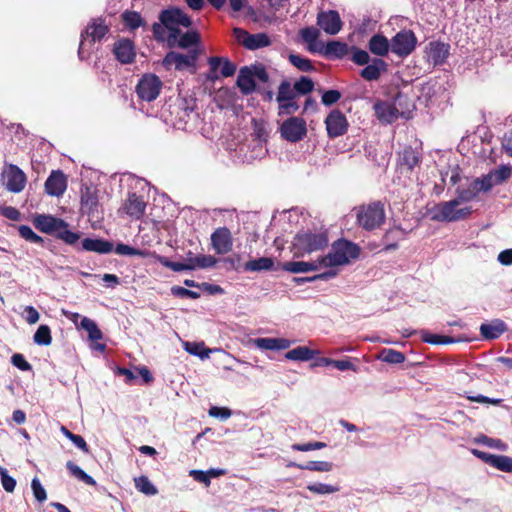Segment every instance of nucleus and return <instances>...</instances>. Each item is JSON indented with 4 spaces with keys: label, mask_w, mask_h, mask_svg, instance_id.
Segmentation results:
<instances>
[{
    "label": "nucleus",
    "mask_w": 512,
    "mask_h": 512,
    "mask_svg": "<svg viewBox=\"0 0 512 512\" xmlns=\"http://www.w3.org/2000/svg\"><path fill=\"white\" fill-rule=\"evenodd\" d=\"M476 443L483 444L489 448L497 449L499 451H507L508 445L500 439H494L485 435H480L474 440Z\"/></svg>",
    "instance_id": "obj_43"
},
{
    "label": "nucleus",
    "mask_w": 512,
    "mask_h": 512,
    "mask_svg": "<svg viewBox=\"0 0 512 512\" xmlns=\"http://www.w3.org/2000/svg\"><path fill=\"white\" fill-rule=\"evenodd\" d=\"M1 484L5 491L12 493L16 487V480L8 475L6 468L0 466Z\"/></svg>",
    "instance_id": "obj_56"
},
{
    "label": "nucleus",
    "mask_w": 512,
    "mask_h": 512,
    "mask_svg": "<svg viewBox=\"0 0 512 512\" xmlns=\"http://www.w3.org/2000/svg\"><path fill=\"white\" fill-rule=\"evenodd\" d=\"M384 362L391 364H400L405 361V356L403 353L396 351L394 349H384L378 357Z\"/></svg>",
    "instance_id": "obj_44"
},
{
    "label": "nucleus",
    "mask_w": 512,
    "mask_h": 512,
    "mask_svg": "<svg viewBox=\"0 0 512 512\" xmlns=\"http://www.w3.org/2000/svg\"><path fill=\"white\" fill-rule=\"evenodd\" d=\"M360 255V248L355 243L347 240H338L331 246L329 253L321 257L324 268H332L350 264Z\"/></svg>",
    "instance_id": "obj_1"
},
{
    "label": "nucleus",
    "mask_w": 512,
    "mask_h": 512,
    "mask_svg": "<svg viewBox=\"0 0 512 512\" xmlns=\"http://www.w3.org/2000/svg\"><path fill=\"white\" fill-rule=\"evenodd\" d=\"M122 18L124 23L131 29H136L143 24L140 14L134 11H126Z\"/></svg>",
    "instance_id": "obj_54"
},
{
    "label": "nucleus",
    "mask_w": 512,
    "mask_h": 512,
    "mask_svg": "<svg viewBox=\"0 0 512 512\" xmlns=\"http://www.w3.org/2000/svg\"><path fill=\"white\" fill-rule=\"evenodd\" d=\"M226 470L224 469H217V468H211L208 471H202V470H191L189 472V475L193 477L194 480L205 484L206 487L210 485L211 478H217L219 476L225 475Z\"/></svg>",
    "instance_id": "obj_33"
},
{
    "label": "nucleus",
    "mask_w": 512,
    "mask_h": 512,
    "mask_svg": "<svg viewBox=\"0 0 512 512\" xmlns=\"http://www.w3.org/2000/svg\"><path fill=\"white\" fill-rule=\"evenodd\" d=\"M328 237L324 232L301 231L296 234L292 243L295 257H303L328 246Z\"/></svg>",
    "instance_id": "obj_3"
},
{
    "label": "nucleus",
    "mask_w": 512,
    "mask_h": 512,
    "mask_svg": "<svg viewBox=\"0 0 512 512\" xmlns=\"http://www.w3.org/2000/svg\"><path fill=\"white\" fill-rule=\"evenodd\" d=\"M300 36L307 44V49L311 53H319L323 49V42L319 40L320 32L315 27H306L301 29Z\"/></svg>",
    "instance_id": "obj_23"
},
{
    "label": "nucleus",
    "mask_w": 512,
    "mask_h": 512,
    "mask_svg": "<svg viewBox=\"0 0 512 512\" xmlns=\"http://www.w3.org/2000/svg\"><path fill=\"white\" fill-rule=\"evenodd\" d=\"M419 162L417 153L411 148L404 149L400 156L401 165H405L409 170L413 169Z\"/></svg>",
    "instance_id": "obj_50"
},
{
    "label": "nucleus",
    "mask_w": 512,
    "mask_h": 512,
    "mask_svg": "<svg viewBox=\"0 0 512 512\" xmlns=\"http://www.w3.org/2000/svg\"><path fill=\"white\" fill-rule=\"evenodd\" d=\"M422 340L429 344H449L458 342V340L451 337L431 334L426 331H422ZM459 341H461V339H459Z\"/></svg>",
    "instance_id": "obj_49"
},
{
    "label": "nucleus",
    "mask_w": 512,
    "mask_h": 512,
    "mask_svg": "<svg viewBox=\"0 0 512 512\" xmlns=\"http://www.w3.org/2000/svg\"><path fill=\"white\" fill-rule=\"evenodd\" d=\"M314 83L313 81L308 77H301L297 82L294 84V90L295 92H298L300 94H307L313 90Z\"/></svg>",
    "instance_id": "obj_58"
},
{
    "label": "nucleus",
    "mask_w": 512,
    "mask_h": 512,
    "mask_svg": "<svg viewBox=\"0 0 512 512\" xmlns=\"http://www.w3.org/2000/svg\"><path fill=\"white\" fill-rule=\"evenodd\" d=\"M33 223L38 230L47 234H56L61 228L68 226L64 220L46 214L37 215Z\"/></svg>",
    "instance_id": "obj_17"
},
{
    "label": "nucleus",
    "mask_w": 512,
    "mask_h": 512,
    "mask_svg": "<svg viewBox=\"0 0 512 512\" xmlns=\"http://www.w3.org/2000/svg\"><path fill=\"white\" fill-rule=\"evenodd\" d=\"M251 342L256 348L263 351L285 350L292 345V341L286 338H255Z\"/></svg>",
    "instance_id": "obj_19"
},
{
    "label": "nucleus",
    "mask_w": 512,
    "mask_h": 512,
    "mask_svg": "<svg viewBox=\"0 0 512 512\" xmlns=\"http://www.w3.org/2000/svg\"><path fill=\"white\" fill-rule=\"evenodd\" d=\"M299 469L315 472H330L333 464L328 461H309L304 465H299Z\"/></svg>",
    "instance_id": "obj_46"
},
{
    "label": "nucleus",
    "mask_w": 512,
    "mask_h": 512,
    "mask_svg": "<svg viewBox=\"0 0 512 512\" xmlns=\"http://www.w3.org/2000/svg\"><path fill=\"white\" fill-rule=\"evenodd\" d=\"M505 331L506 324L500 319H495L489 323H483L480 326V333L485 339H496Z\"/></svg>",
    "instance_id": "obj_27"
},
{
    "label": "nucleus",
    "mask_w": 512,
    "mask_h": 512,
    "mask_svg": "<svg viewBox=\"0 0 512 512\" xmlns=\"http://www.w3.org/2000/svg\"><path fill=\"white\" fill-rule=\"evenodd\" d=\"M281 134L286 140L297 142L306 135V123L301 118H289L282 124Z\"/></svg>",
    "instance_id": "obj_12"
},
{
    "label": "nucleus",
    "mask_w": 512,
    "mask_h": 512,
    "mask_svg": "<svg viewBox=\"0 0 512 512\" xmlns=\"http://www.w3.org/2000/svg\"><path fill=\"white\" fill-rule=\"evenodd\" d=\"M274 266V261L269 257H261L255 260H250L245 263L244 269L250 272H259L264 270H271Z\"/></svg>",
    "instance_id": "obj_35"
},
{
    "label": "nucleus",
    "mask_w": 512,
    "mask_h": 512,
    "mask_svg": "<svg viewBox=\"0 0 512 512\" xmlns=\"http://www.w3.org/2000/svg\"><path fill=\"white\" fill-rule=\"evenodd\" d=\"M67 188V179L62 171H53L45 182V191L50 196L59 197Z\"/></svg>",
    "instance_id": "obj_18"
},
{
    "label": "nucleus",
    "mask_w": 512,
    "mask_h": 512,
    "mask_svg": "<svg viewBox=\"0 0 512 512\" xmlns=\"http://www.w3.org/2000/svg\"><path fill=\"white\" fill-rule=\"evenodd\" d=\"M209 416L219 418L220 420H227L231 417L232 412L226 407L212 406L208 411Z\"/></svg>",
    "instance_id": "obj_61"
},
{
    "label": "nucleus",
    "mask_w": 512,
    "mask_h": 512,
    "mask_svg": "<svg viewBox=\"0 0 512 512\" xmlns=\"http://www.w3.org/2000/svg\"><path fill=\"white\" fill-rule=\"evenodd\" d=\"M307 489L317 495L333 494L339 491L338 486L329 485L325 483H310L307 485Z\"/></svg>",
    "instance_id": "obj_45"
},
{
    "label": "nucleus",
    "mask_w": 512,
    "mask_h": 512,
    "mask_svg": "<svg viewBox=\"0 0 512 512\" xmlns=\"http://www.w3.org/2000/svg\"><path fill=\"white\" fill-rule=\"evenodd\" d=\"M81 210L91 218H99V196L95 187H85L82 189Z\"/></svg>",
    "instance_id": "obj_11"
},
{
    "label": "nucleus",
    "mask_w": 512,
    "mask_h": 512,
    "mask_svg": "<svg viewBox=\"0 0 512 512\" xmlns=\"http://www.w3.org/2000/svg\"><path fill=\"white\" fill-rule=\"evenodd\" d=\"M349 52V47L346 43L341 41H329L326 45L323 44V49L319 54L324 55L325 57H333V58H343Z\"/></svg>",
    "instance_id": "obj_26"
},
{
    "label": "nucleus",
    "mask_w": 512,
    "mask_h": 512,
    "mask_svg": "<svg viewBox=\"0 0 512 512\" xmlns=\"http://www.w3.org/2000/svg\"><path fill=\"white\" fill-rule=\"evenodd\" d=\"M317 25L329 35L338 34L343 26L340 15L335 10L321 11L317 15Z\"/></svg>",
    "instance_id": "obj_10"
},
{
    "label": "nucleus",
    "mask_w": 512,
    "mask_h": 512,
    "mask_svg": "<svg viewBox=\"0 0 512 512\" xmlns=\"http://www.w3.org/2000/svg\"><path fill=\"white\" fill-rule=\"evenodd\" d=\"M184 349L191 355L200 357L202 360L209 358L210 349L205 348L203 343L185 342Z\"/></svg>",
    "instance_id": "obj_41"
},
{
    "label": "nucleus",
    "mask_w": 512,
    "mask_h": 512,
    "mask_svg": "<svg viewBox=\"0 0 512 512\" xmlns=\"http://www.w3.org/2000/svg\"><path fill=\"white\" fill-rule=\"evenodd\" d=\"M26 322L30 325L36 324L40 319L39 312L33 306H26L22 313Z\"/></svg>",
    "instance_id": "obj_64"
},
{
    "label": "nucleus",
    "mask_w": 512,
    "mask_h": 512,
    "mask_svg": "<svg viewBox=\"0 0 512 512\" xmlns=\"http://www.w3.org/2000/svg\"><path fill=\"white\" fill-rule=\"evenodd\" d=\"M37 345L48 346L52 342L51 330L47 325H40L33 336Z\"/></svg>",
    "instance_id": "obj_42"
},
{
    "label": "nucleus",
    "mask_w": 512,
    "mask_h": 512,
    "mask_svg": "<svg viewBox=\"0 0 512 512\" xmlns=\"http://www.w3.org/2000/svg\"><path fill=\"white\" fill-rule=\"evenodd\" d=\"M319 354V351L310 349L307 346H298L289 350L285 358L291 361H309Z\"/></svg>",
    "instance_id": "obj_32"
},
{
    "label": "nucleus",
    "mask_w": 512,
    "mask_h": 512,
    "mask_svg": "<svg viewBox=\"0 0 512 512\" xmlns=\"http://www.w3.org/2000/svg\"><path fill=\"white\" fill-rule=\"evenodd\" d=\"M79 327L84 329L88 333V337L91 341H98L103 338L101 330L98 328L95 321L88 317H82Z\"/></svg>",
    "instance_id": "obj_36"
},
{
    "label": "nucleus",
    "mask_w": 512,
    "mask_h": 512,
    "mask_svg": "<svg viewBox=\"0 0 512 512\" xmlns=\"http://www.w3.org/2000/svg\"><path fill=\"white\" fill-rule=\"evenodd\" d=\"M473 212L472 206H464L456 198L441 202L428 210L430 218L438 222H456L467 219Z\"/></svg>",
    "instance_id": "obj_2"
},
{
    "label": "nucleus",
    "mask_w": 512,
    "mask_h": 512,
    "mask_svg": "<svg viewBox=\"0 0 512 512\" xmlns=\"http://www.w3.org/2000/svg\"><path fill=\"white\" fill-rule=\"evenodd\" d=\"M162 81L155 74H145L136 86L138 97L147 102L154 101L160 94Z\"/></svg>",
    "instance_id": "obj_6"
},
{
    "label": "nucleus",
    "mask_w": 512,
    "mask_h": 512,
    "mask_svg": "<svg viewBox=\"0 0 512 512\" xmlns=\"http://www.w3.org/2000/svg\"><path fill=\"white\" fill-rule=\"evenodd\" d=\"M31 489L35 499L38 502H44L47 499V493L45 488L42 486L40 480L35 477L31 481Z\"/></svg>",
    "instance_id": "obj_57"
},
{
    "label": "nucleus",
    "mask_w": 512,
    "mask_h": 512,
    "mask_svg": "<svg viewBox=\"0 0 512 512\" xmlns=\"http://www.w3.org/2000/svg\"><path fill=\"white\" fill-rule=\"evenodd\" d=\"M370 52L377 56H385L391 49L388 39L380 34L373 35L368 43Z\"/></svg>",
    "instance_id": "obj_28"
},
{
    "label": "nucleus",
    "mask_w": 512,
    "mask_h": 512,
    "mask_svg": "<svg viewBox=\"0 0 512 512\" xmlns=\"http://www.w3.org/2000/svg\"><path fill=\"white\" fill-rule=\"evenodd\" d=\"M278 103H279V114H282V115H284V114L285 115L293 114L299 108V106L295 102L294 98H291L288 101H281V102H278Z\"/></svg>",
    "instance_id": "obj_62"
},
{
    "label": "nucleus",
    "mask_w": 512,
    "mask_h": 512,
    "mask_svg": "<svg viewBox=\"0 0 512 512\" xmlns=\"http://www.w3.org/2000/svg\"><path fill=\"white\" fill-rule=\"evenodd\" d=\"M248 43H247V49H250V50H255V49H258V48H262V47H266L270 44V40L268 38V36L264 33H259V34H250V37L248 39Z\"/></svg>",
    "instance_id": "obj_48"
},
{
    "label": "nucleus",
    "mask_w": 512,
    "mask_h": 512,
    "mask_svg": "<svg viewBox=\"0 0 512 512\" xmlns=\"http://www.w3.org/2000/svg\"><path fill=\"white\" fill-rule=\"evenodd\" d=\"M473 183H474L475 187L477 188L478 192H481V191L486 192V191L490 190L494 185H497L492 173H489L482 179L477 178V179L473 180Z\"/></svg>",
    "instance_id": "obj_55"
},
{
    "label": "nucleus",
    "mask_w": 512,
    "mask_h": 512,
    "mask_svg": "<svg viewBox=\"0 0 512 512\" xmlns=\"http://www.w3.org/2000/svg\"><path fill=\"white\" fill-rule=\"evenodd\" d=\"M291 98H295V90L291 87V84L287 81H283L278 89L277 102L288 101Z\"/></svg>",
    "instance_id": "obj_52"
},
{
    "label": "nucleus",
    "mask_w": 512,
    "mask_h": 512,
    "mask_svg": "<svg viewBox=\"0 0 512 512\" xmlns=\"http://www.w3.org/2000/svg\"><path fill=\"white\" fill-rule=\"evenodd\" d=\"M209 64L214 71L222 64L221 74L223 77H230L236 72V65L227 59L222 61L221 58L211 57Z\"/></svg>",
    "instance_id": "obj_37"
},
{
    "label": "nucleus",
    "mask_w": 512,
    "mask_h": 512,
    "mask_svg": "<svg viewBox=\"0 0 512 512\" xmlns=\"http://www.w3.org/2000/svg\"><path fill=\"white\" fill-rule=\"evenodd\" d=\"M450 46L442 42H430L425 48V56L434 66L443 64L449 56Z\"/></svg>",
    "instance_id": "obj_16"
},
{
    "label": "nucleus",
    "mask_w": 512,
    "mask_h": 512,
    "mask_svg": "<svg viewBox=\"0 0 512 512\" xmlns=\"http://www.w3.org/2000/svg\"><path fill=\"white\" fill-rule=\"evenodd\" d=\"M196 58V52H192L189 55H184L177 52H169L164 57L162 64L166 69H170L172 66H174L175 69L182 70L186 67L194 66Z\"/></svg>",
    "instance_id": "obj_15"
},
{
    "label": "nucleus",
    "mask_w": 512,
    "mask_h": 512,
    "mask_svg": "<svg viewBox=\"0 0 512 512\" xmlns=\"http://www.w3.org/2000/svg\"><path fill=\"white\" fill-rule=\"evenodd\" d=\"M478 194L479 192L472 181L466 188L458 187L455 198L464 206H471L469 203L474 200Z\"/></svg>",
    "instance_id": "obj_34"
},
{
    "label": "nucleus",
    "mask_w": 512,
    "mask_h": 512,
    "mask_svg": "<svg viewBox=\"0 0 512 512\" xmlns=\"http://www.w3.org/2000/svg\"><path fill=\"white\" fill-rule=\"evenodd\" d=\"M27 178L25 173L16 165L9 164L2 171L3 186L12 193L21 192L26 185Z\"/></svg>",
    "instance_id": "obj_7"
},
{
    "label": "nucleus",
    "mask_w": 512,
    "mask_h": 512,
    "mask_svg": "<svg viewBox=\"0 0 512 512\" xmlns=\"http://www.w3.org/2000/svg\"><path fill=\"white\" fill-rule=\"evenodd\" d=\"M56 236L70 245L76 243L80 238V235L78 233L70 231L68 229V226H64L63 228H61L60 231L56 233Z\"/></svg>",
    "instance_id": "obj_59"
},
{
    "label": "nucleus",
    "mask_w": 512,
    "mask_h": 512,
    "mask_svg": "<svg viewBox=\"0 0 512 512\" xmlns=\"http://www.w3.org/2000/svg\"><path fill=\"white\" fill-rule=\"evenodd\" d=\"M200 41V35L194 31H187L185 33H181L179 30V36L176 40V45L180 48H188L192 45L198 44Z\"/></svg>",
    "instance_id": "obj_38"
},
{
    "label": "nucleus",
    "mask_w": 512,
    "mask_h": 512,
    "mask_svg": "<svg viewBox=\"0 0 512 512\" xmlns=\"http://www.w3.org/2000/svg\"><path fill=\"white\" fill-rule=\"evenodd\" d=\"M136 489L148 496H153L158 493L157 488L146 476H140L134 479Z\"/></svg>",
    "instance_id": "obj_40"
},
{
    "label": "nucleus",
    "mask_w": 512,
    "mask_h": 512,
    "mask_svg": "<svg viewBox=\"0 0 512 512\" xmlns=\"http://www.w3.org/2000/svg\"><path fill=\"white\" fill-rule=\"evenodd\" d=\"M283 270L291 273H307L320 270L323 267L321 257L315 261H291L283 264Z\"/></svg>",
    "instance_id": "obj_24"
},
{
    "label": "nucleus",
    "mask_w": 512,
    "mask_h": 512,
    "mask_svg": "<svg viewBox=\"0 0 512 512\" xmlns=\"http://www.w3.org/2000/svg\"><path fill=\"white\" fill-rule=\"evenodd\" d=\"M357 223L367 231L379 228L385 221V210L381 203L373 202L355 208Z\"/></svg>",
    "instance_id": "obj_5"
},
{
    "label": "nucleus",
    "mask_w": 512,
    "mask_h": 512,
    "mask_svg": "<svg viewBox=\"0 0 512 512\" xmlns=\"http://www.w3.org/2000/svg\"><path fill=\"white\" fill-rule=\"evenodd\" d=\"M115 252L118 255L140 256V257L146 256V252L139 250V249H135L126 244H118L115 248Z\"/></svg>",
    "instance_id": "obj_60"
},
{
    "label": "nucleus",
    "mask_w": 512,
    "mask_h": 512,
    "mask_svg": "<svg viewBox=\"0 0 512 512\" xmlns=\"http://www.w3.org/2000/svg\"><path fill=\"white\" fill-rule=\"evenodd\" d=\"M109 31V25L103 19H93L82 33V40L79 47V55L82 56L85 51L88 39L91 42L100 41Z\"/></svg>",
    "instance_id": "obj_9"
},
{
    "label": "nucleus",
    "mask_w": 512,
    "mask_h": 512,
    "mask_svg": "<svg viewBox=\"0 0 512 512\" xmlns=\"http://www.w3.org/2000/svg\"><path fill=\"white\" fill-rule=\"evenodd\" d=\"M114 54L123 64L133 62L136 53L133 43L128 39H122L115 43Z\"/></svg>",
    "instance_id": "obj_22"
},
{
    "label": "nucleus",
    "mask_w": 512,
    "mask_h": 512,
    "mask_svg": "<svg viewBox=\"0 0 512 512\" xmlns=\"http://www.w3.org/2000/svg\"><path fill=\"white\" fill-rule=\"evenodd\" d=\"M190 265L193 266V270L196 268H208L216 264L217 260L211 255H199L196 257L189 258Z\"/></svg>",
    "instance_id": "obj_47"
},
{
    "label": "nucleus",
    "mask_w": 512,
    "mask_h": 512,
    "mask_svg": "<svg viewBox=\"0 0 512 512\" xmlns=\"http://www.w3.org/2000/svg\"><path fill=\"white\" fill-rule=\"evenodd\" d=\"M211 241L218 254H226L232 249L231 233L227 228H218L212 234Z\"/></svg>",
    "instance_id": "obj_20"
},
{
    "label": "nucleus",
    "mask_w": 512,
    "mask_h": 512,
    "mask_svg": "<svg viewBox=\"0 0 512 512\" xmlns=\"http://www.w3.org/2000/svg\"><path fill=\"white\" fill-rule=\"evenodd\" d=\"M386 63L382 59H373L362 71L361 76L367 81L377 80L381 73L386 70Z\"/></svg>",
    "instance_id": "obj_31"
},
{
    "label": "nucleus",
    "mask_w": 512,
    "mask_h": 512,
    "mask_svg": "<svg viewBox=\"0 0 512 512\" xmlns=\"http://www.w3.org/2000/svg\"><path fill=\"white\" fill-rule=\"evenodd\" d=\"M82 247L86 251L107 254L113 250V244L103 239L85 238L82 241Z\"/></svg>",
    "instance_id": "obj_30"
},
{
    "label": "nucleus",
    "mask_w": 512,
    "mask_h": 512,
    "mask_svg": "<svg viewBox=\"0 0 512 512\" xmlns=\"http://www.w3.org/2000/svg\"><path fill=\"white\" fill-rule=\"evenodd\" d=\"M472 454L500 471L512 472V458L509 456L489 454L477 449H473Z\"/></svg>",
    "instance_id": "obj_13"
},
{
    "label": "nucleus",
    "mask_w": 512,
    "mask_h": 512,
    "mask_svg": "<svg viewBox=\"0 0 512 512\" xmlns=\"http://www.w3.org/2000/svg\"><path fill=\"white\" fill-rule=\"evenodd\" d=\"M329 137L335 138L347 131L348 123L344 114L339 110H333L325 120Z\"/></svg>",
    "instance_id": "obj_14"
},
{
    "label": "nucleus",
    "mask_w": 512,
    "mask_h": 512,
    "mask_svg": "<svg viewBox=\"0 0 512 512\" xmlns=\"http://www.w3.org/2000/svg\"><path fill=\"white\" fill-rule=\"evenodd\" d=\"M66 467L72 476L84 482L85 484L90 486H94L96 484V481L75 463L68 461L66 463Z\"/></svg>",
    "instance_id": "obj_39"
},
{
    "label": "nucleus",
    "mask_w": 512,
    "mask_h": 512,
    "mask_svg": "<svg viewBox=\"0 0 512 512\" xmlns=\"http://www.w3.org/2000/svg\"><path fill=\"white\" fill-rule=\"evenodd\" d=\"M18 232L22 238L31 242L41 244L43 243V238L37 235L29 226L21 225L18 227Z\"/></svg>",
    "instance_id": "obj_53"
},
{
    "label": "nucleus",
    "mask_w": 512,
    "mask_h": 512,
    "mask_svg": "<svg viewBox=\"0 0 512 512\" xmlns=\"http://www.w3.org/2000/svg\"><path fill=\"white\" fill-rule=\"evenodd\" d=\"M374 110L377 118L385 123H392L399 115V110L391 103L378 102L374 105Z\"/></svg>",
    "instance_id": "obj_25"
},
{
    "label": "nucleus",
    "mask_w": 512,
    "mask_h": 512,
    "mask_svg": "<svg viewBox=\"0 0 512 512\" xmlns=\"http://www.w3.org/2000/svg\"><path fill=\"white\" fill-rule=\"evenodd\" d=\"M237 86L239 87L240 91L245 95H248L255 90V80L250 72L249 67H243L240 69L237 78Z\"/></svg>",
    "instance_id": "obj_29"
},
{
    "label": "nucleus",
    "mask_w": 512,
    "mask_h": 512,
    "mask_svg": "<svg viewBox=\"0 0 512 512\" xmlns=\"http://www.w3.org/2000/svg\"><path fill=\"white\" fill-rule=\"evenodd\" d=\"M290 63L301 71L307 72L313 70L311 61L298 54H290L288 57Z\"/></svg>",
    "instance_id": "obj_51"
},
{
    "label": "nucleus",
    "mask_w": 512,
    "mask_h": 512,
    "mask_svg": "<svg viewBox=\"0 0 512 512\" xmlns=\"http://www.w3.org/2000/svg\"><path fill=\"white\" fill-rule=\"evenodd\" d=\"M146 208L145 201L136 194H130L125 200L122 210L131 218L139 219L144 214Z\"/></svg>",
    "instance_id": "obj_21"
},
{
    "label": "nucleus",
    "mask_w": 512,
    "mask_h": 512,
    "mask_svg": "<svg viewBox=\"0 0 512 512\" xmlns=\"http://www.w3.org/2000/svg\"><path fill=\"white\" fill-rule=\"evenodd\" d=\"M352 60L357 65H368L370 62V56L367 51L353 48Z\"/></svg>",
    "instance_id": "obj_63"
},
{
    "label": "nucleus",
    "mask_w": 512,
    "mask_h": 512,
    "mask_svg": "<svg viewBox=\"0 0 512 512\" xmlns=\"http://www.w3.org/2000/svg\"><path fill=\"white\" fill-rule=\"evenodd\" d=\"M417 39L410 30H402L391 39V51L400 57L408 56L414 49Z\"/></svg>",
    "instance_id": "obj_8"
},
{
    "label": "nucleus",
    "mask_w": 512,
    "mask_h": 512,
    "mask_svg": "<svg viewBox=\"0 0 512 512\" xmlns=\"http://www.w3.org/2000/svg\"><path fill=\"white\" fill-rule=\"evenodd\" d=\"M159 21H161L169 31L167 44L170 47L176 46V40L180 30L179 27L188 28L192 24L190 17L179 8L163 10L159 15Z\"/></svg>",
    "instance_id": "obj_4"
}]
</instances>
